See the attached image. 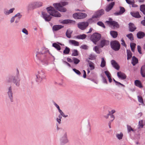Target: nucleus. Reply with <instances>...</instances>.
I'll return each instance as SVG.
<instances>
[{
    "label": "nucleus",
    "instance_id": "1",
    "mask_svg": "<svg viewBox=\"0 0 145 145\" xmlns=\"http://www.w3.org/2000/svg\"><path fill=\"white\" fill-rule=\"evenodd\" d=\"M36 57L37 59V63L44 65L47 64V56L49 51L47 49L43 48L42 50H36Z\"/></svg>",
    "mask_w": 145,
    "mask_h": 145
},
{
    "label": "nucleus",
    "instance_id": "2",
    "mask_svg": "<svg viewBox=\"0 0 145 145\" xmlns=\"http://www.w3.org/2000/svg\"><path fill=\"white\" fill-rule=\"evenodd\" d=\"M46 10L50 15L44 12H42V17L46 21L49 22L51 20L52 18L51 16L56 17H59L61 16L60 13L53 7L50 6L46 8Z\"/></svg>",
    "mask_w": 145,
    "mask_h": 145
},
{
    "label": "nucleus",
    "instance_id": "3",
    "mask_svg": "<svg viewBox=\"0 0 145 145\" xmlns=\"http://www.w3.org/2000/svg\"><path fill=\"white\" fill-rule=\"evenodd\" d=\"M7 82L10 83L12 82L16 86L18 87L20 85V79L19 78V72L18 69L15 74H11L8 76L6 79Z\"/></svg>",
    "mask_w": 145,
    "mask_h": 145
},
{
    "label": "nucleus",
    "instance_id": "4",
    "mask_svg": "<svg viewBox=\"0 0 145 145\" xmlns=\"http://www.w3.org/2000/svg\"><path fill=\"white\" fill-rule=\"evenodd\" d=\"M68 3L67 2H63L61 3H55L53 4L54 7L58 11L62 12H65L67 11L66 9L62 6H65L68 5Z\"/></svg>",
    "mask_w": 145,
    "mask_h": 145
},
{
    "label": "nucleus",
    "instance_id": "5",
    "mask_svg": "<svg viewBox=\"0 0 145 145\" xmlns=\"http://www.w3.org/2000/svg\"><path fill=\"white\" fill-rule=\"evenodd\" d=\"M101 37V35L100 34L95 33L91 36L90 39L94 44H96L97 42L100 40Z\"/></svg>",
    "mask_w": 145,
    "mask_h": 145
},
{
    "label": "nucleus",
    "instance_id": "6",
    "mask_svg": "<svg viewBox=\"0 0 145 145\" xmlns=\"http://www.w3.org/2000/svg\"><path fill=\"white\" fill-rule=\"evenodd\" d=\"M110 44L111 48L115 51H118L120 48V44L119 42L116 40L111 42Z\"/></svg>",
    "mask_w": 145,
    "mask_h": 145
},
{
    "label": "nucleus",
    "instance_id": "7",
    "mask_svg": "<svg viewBox=\"0 0 145 145\" xmlns=\"http://www.w3.org/2000/svg\"><path fill=\"white\" fill-rule=\"evenodd\" d=\"M60 133L62 135H63L61 138L60 142L61 144H64L68 141L67 137V133L64 130H62L61 131Z\"/></svg>",
    "mask_w": 145,
    "mask_h": 145
},
{
    "label": "nucleus",
    "instance_id": "8",
    "mask_svg": "<svg viewBox=\"0 0 145 145\" xmlns=\"http://www.w3.org/2000/svg\"><path fill=\"white\" fill-rule=\"evenodd\" d=\"M37 79L36 81L38 82L41 81L42 79L45 78L44 73L43 71H38L36 74Z\"/></svg>",
    "mask_w": 145,
    "mask_h": 145
},
{
    "label": "nucleus",
    "instance_id": "9",
    "mask_svg": "<svg viewBox=\"0 0 145 145\" xmlns=\"http://www.w3.org/2000/svg\"><path fill=\"white\" fill-rule=\"evenodd\" d=\"M104 13V10L103 9L100 10L96 12L95 14L91 18L89 19L88 21L89 22L90 20L92 21L93 18H98L103 14Z\"/></svg>",
    "mask_w": 145,
    "mask_h": 145
},
{
    "label": "nucleus",
    "instance_id": "10",
    "mask_svg": "<svg viewBox=\"0 0 145 145\" xmlns=\"http://www.w3.org/2000/svg\"><path fill=\"white\" fill-rule=\"evenodd\" d=\"M12 89V87L10 86L8 88L7 90V93L8 97L11 102H13V93Z\"/></svg>",
    "mask_w": 145,
    "mask_h": 145
},
{
    "label": "nucleus",
    "instance_id": "11",
    "mask_svg": "<svg viewBox=\"0 0 145 145\" xmlns=\"http://www.w3.org/2000/svg\"><path fill=\"white\" fill-rule=\"evenodd\" d=\"M78 27L80 29L84 30L88 26L89 23L88 22H80L78 24Z\"/></svg>",
    "mask_w": 145,
    "mask_h": 145
},
{
    "label": "nucleus",
    "instance_id": "12",
    "mask_svg": "<svg viewBox=\"0 0 145 145\" xmlns=\"http://www.w3.org/2000/svg\"><path fill=\"white\" fill-rule=\"evenodd\" d=\"M109 41L103 39L101 41L99 44L98 45V46L99 47L102 48L104 46H106L109 44Z\"/></svg>",
    "mask_w": 145,
    "mask_h": 145
},
{
    "label": "nucleus",
    "instance_id": "13",
    "mask_svg": "<svg viewBox=\"0 0 145 145\" xmlns=\"http://www.w3.org/2000/svg\"><path fill=\"white\" fill-rule=\"evenodd\" d=\"M76 21L69 19H65L61 21L60 23L61 24H71L74 25L76 24Z\"/></svg>",
    "mask_w": 145,
    "mask_h": 145
},
{
    "label": "nucleus",
    "instance_id": "14",
    "mask_svg": "<svg viewBox=\"0 0 145 145\" xmlns=\"http://www.w3.org/2000/svg\"><path fill=\"white\" fill-rule=\"evenodd\" d=\"M115 4V2H113L109 4L106 7L105 9L107 12L110 11L113 8Z\"/></svg>",
    "mask_w": 145,
    "mask_h": 145
},
{
    "label": "nucleus",
    "instance_id": "15",
    "mask_svg": "<svg viewBox=\"0 0 145 145\" xmlns=\"http://www.w3.org/2000/svg\"><path fill=\"white\" fill-rule=\"evenodd\" d=\"M111 62L113 66L116 70H119L120 67L118 63L114 60H112L111 61Z\"/></svg>",
    "mask_w": 145,
    "mask_h": 145
},
{
    "label": "nucleus",
    "instance_id": "16",
    "mask_svg": "<svg viewBox=\"0 0 145 145\" xmlns=\"http://www.w3.org/2000/svg\"><path fill=\"white\" fill-rule=\"evenodd\" d=\"M117 76L119 78L122 80H124L126 78V76L125 74L121 72H117Z\"/></svg>",
    "mask_w": 145,
    "mask_h": 145
},
{
    "label": "nucleus",
    "instance_id": "17",
    "mask_svg": "<svg viewBox=\"0 0 145 145\" xmlns=\"http://www.w3.org/2000/svg\"><path fill=\"white\" fill-rule=\"evenodd\" d=\"M28 10H31L36 8L33 2L29 3L27 7Z\"/></svg>",
    "mask_w": 145,
    "mask_h": 145
},
{
    "label": "nucleus",
    "instance_id": "18",
    "mask_svg": "<svg viewBox=\"0 0 145 145\" xmlns=\"http://www.w3.org/2000/svg\"><path fill=\"white\" fill-rule=\"evenodd\" d=\"M125 11L124 8L123 7H120V10L119 12L114 13L115 15H119L123 14Z\"/></svg>",
    "mask_w": 145,
    "mask_h": 145
},
{
    "label": "nucleus",
    "instance_id": "19",
    "mask_svg": "<svg viewBox=\"0 0 145 145\" xmlns=\"http://www.w3.org/2000/svg\"><path fill=\"white\" fill-rule=\"evenodd\" d=\"M14 10L15 8H11L9 10L7 9H5L4 10L3 12L5 15H8L12 13Z\"/></svg>",
    "mask_w": 145,
    "mask_h": 145
},
{
    "label": "nucleus",
    "instance_id": "20",
    "mask_svg": "<svg viewBox=\"0 0 145 145\" xmlns=\"http://www.w3.org/2000/svg\"><path fill=\"white\" fill-rule=\"evenodd\" d=\"M129 30L131 32L134 31L137 28L133 23H129Z\"/></svg>",
    "mask_w": 145,
    "mask_h": 145
},
{
    "label": "nucleus",
    "instance_id": "21",
    "mask_svg": "<svg viewBox=\"0 0 145 145\" xmlns=\"http://www.w3.org/2000/svg\"><path fill=\"white\" fill-rule=\"evenodd\" d=\"M137 37L138 38L141 39L143 38L145 36V33L142 31H139L137 34Z\"/></svg>",
    "mask_w": 145,
    "mask_h": 145
},
{
    "label": "nucleus",
    "instance_id": "22",
    "mask_svg": "<svg viewBox=\"0 0 145 145\" xmlns=\"http://www.w3.org/2000/svg\"><path fill=\"white\" fill-rule=\"evenodd\" d=\"M131 14L133 16L136 18H139L141 17V16L138 12H131Z\"/></svg>",
    "mask_w": 145,
    "mask_h": 145
},
{
    "label": "nucleus",
    "instance_id": "23",
    "mask_svg": "<svg viewBox=\"0 0 145 145\" xmlns=\"http://www.w3.org/2000/svg\"><path fill=\"white\" fill-rule=\"evenodd\" d=\"M78 19H82L84 18L87 16V15L86 14L84 13L78 12Z\"/></svg>",
    "mask_w": 145,
    "mask_h": 145
},
{
    "label": "nucleus",
    "instance_id": "24",
    "mask_svg": "<svg viewBox=\"0 0 145 145\" xmlns=\"http://www.w3.org/2000/svg\"><path fill=\"white\" fill-rule=\"evenodd\" d=\"M63 26L61 25H55L53 27V29L55 31L58 30L63 28Z\"/></svg>",
    "mask_w": 145,
    "mask_h": 145
},
{
    "label": "nucleus",
    "instance_id": "25",
    "mask_svg": "<svg viewBox=\"0 0 145 145\" xmlns=\"http://www.w3.org/2000/svg\"><path fill=\"white\" fill-rule=\"evenodd\" d=\"M138 63V59L135 56H133L132 57L131 63L133 66H135Z\"/></svg>",
    "mask_w": 145,
    "mask_h": 145
},
{
    "label": "nucleus",
    "instance_id": "26",
    "mask_svg": "<svg viewBox=\"0 0 145 145\" xmlns=\"http://www.w3.org/2000/svg\"><path fill=\"white\" fill-rule=\"evenodd\" d=\"M135 85L136 86L139 88H142L143 87L140 81L138 80H136L135 82Z\"/></svg>",
    "mask_w": 145,
    "mask_h": 145
},
{
    "label": "nucleus",
    "instance_id": "27",
    "mask_svg": "<svg viewBox=\"0 0 145 145\" xmlns=\"http://www.w3.org/2000/svg\"><path fill=\"white\" fill-rule=\"evenodd\" d=\"M140 73L142 76L145 77V65L142 66L141 68Z\"/></svg>",
    "mask_w": 145,
    "mask_h": 145
},
{
    "label": "nucleus",
    "instance_id": "28",
    "mask_svg": "<svg viewBox=\"0 0 145 145\" xmlns=\"http://www.w3.org/2000/svg\"><path fill=\"white\" fill-rule=\"evenodd\" d=\"M72 32V31H71L70 29H69L67 30L65 33L67 37L69 38H71Z\"/></svg>",
    "mask_w": 145,
    "mask_h": 145
},
{
    "label": "nucleus",
    "instance_id": "29",
    "mask_svg": "<svg viewBox=\"0 0 145 145\" xmlns=\"http://www.w3.org/2000/svg\"><path fill=\"white\" fill-rule=\"evenodd\" d=\"M69 43L75 46H78L79 45L78 42L74 40H69Z\"/></svg>",
    "mask_w": 145,
    "mask_h": 145
},
{
    "label": "nucleus",
    "instance_id": "30",
    "mask_svg": "<svg viewBox=\"0 0 145 145\" xmlns=\"http://www.w3.org/2000/svg\"><path fill=\"white\" fill-rule=\"evenodd\" d=\"M33 2L36 8L40 7L42 6V3L41 2Z\"/></svg>",
    "mask_w": 145,
    "mask_h": 145
},
{
    "label": "nucleus",
    "instance_id": "31",
    "mask_svg": "<svg viewBox=\"0 0 145 145\" xmlns=\"http://www.w3.org/2000/svg\"><path fill=\"white\" fill-rule=\"evenodd\" d=\"M110 24L114 27H115L117 28L119 27V25L118 23L114 21H112L110 22Z\"/></svg>",
    "mask_w": 145,
    "mask_h": 145
},
{
    "label": "nucleus",
    "instance_id": "32",
    "mask_svg": "<svg viewBox=\"0 0 145 145\" xmlns=\"http://www.w3.org/2000/svg\"><path fill=\"white\" fill-rule=\"evenodd\" d=\"M127 59L129 60L132 57V54L130 50H127Z\"/></svg>",
    "mask_w": 145,
    "mask_h": 145
},
{
    "label": "nucleus",
    "instance_id": "33",
    "mask_svg": "<svg viewBox=\"0 0 145 145\" xmlns=\"http://www.w3.org/2000/svg\"><path fill=\"white\" fill-rule=\"evenodd\" d=\"M52 46L58 50H60L61 49V47L60 45L56 43H53Z\"/></svg>",
    "mask_w": 145,
    "mask_h": 145
},
{
    "label": "nucleus",
    "instance_id": "34",
    "mask_svg": "<svg viewBox=\"0 0 145 145\" xmlns=\"http://www.w3.org/2000/svg\"><path fill=\"white\" fill-rule=\"evenodd\" d=\"M110 34L114 38H116L118 36L117 32L115 31H111L110 32Z\"/></svg>",
    "mask_w": 145,
    "mask_h": 145
},
{
    "label": "nucleus",
    "instance_id": "35",
    "mask_svg": "<svg viewBox=\"0 0 145 145\" xmlns=\"http://www.w3.org/2000/svg\"><path fill=\"white\" fill-rule=\"evenodd\" d=\"M140 10L145 15V5H142L140 6Z\"/></svg>",
    "mask_w": 145,
    "mask_h": 145
},
{
    "label": "nucleus",
    "instance_id": "36",
    "mask_svg": "<svg viewBox=\"0 0 145 145\" xmlns=\"http://www.w3.org/2000/svg\"><path fill=\"white\" fill-rule=\"evenodd\" d=\"M86 35L83 34L82 35H80L76 37L77 38L79 39H85L86 37Z\"/></svg>",
    "mask_w": 145,
    "mask_h": 145
},
{
    "label": "nucleus",
    "instance_id": "37",
    "mask_svg": "<svg viewBox=\"0 0 145 145\" xmlns=\"http://www.w3.org/2000/svg\"><path fill=\"white\" fill-rule=\"evenodd\" d=\"M70 49L69 48L66 47L65 50H63V53L65 54H68L70 52Z\"/></svg>",
    "mask_w": 145,
    "mask_h": 145
},
{
    "label": "nucleus",
    "instance_id": "38",
    "mask_svg": "<svg viewBox=\"0 0 145 145\" xmlns=\"http://www.w3.org/2000/svg\"><path fill=\"white\" fill-rule=\"evenodd\" d=\"M106 65V61H105L104 58L103 57L101 58V62L100 66L101 67L103 68L105 67Z\"/></svg>",
    "mask_w": 145,
    "mask_h": 145
},
{
    "label": "nucleus",
    "instance_id": "39",
    "mask_svg": "<svg viewBox=\"0 0 145 145\" xmlns=\"http://www.w3.org/2000/svg\"><path fill=\"white\" fill-rule=\"evenodd\" d=\"M123 134L122 133H117L116 134V137L119 140L121 139L123 137Z\"/></svg>",
    "mask_w": 145,
    "mask_h": 145
},
{
    "label": "nucleus",
    "instance_id": "40",
    "mask_svg": "<svg viewBox=\"0 0 145 145\" xmlns=\"http://www.w3.org/2000/svg\"><path fill=\"white\" fill-rule=\"evenodd\" d=\"M85 128L87 131L89 132H90L91 131V127L90 124L89 122H88L87 124L86 125Z\"/></svg>",
    "mask_w": 145,
    "mask_h": 145
},
{
    "label": "nucleus",
    "instance_id": "41",
    "mask_svg": "<svg viewBox=\"0 0 145 145\" xmlns=\"http://www.w3.org/2000/svg\"><path fill=\"white\" fill-rule=\"evenodd\" d=\"M144 125L143 124V120H140L139 121L138 124V128L140 129L142 128L143 127Z\"/></svg>",
    "mask_w": 145,
    "mask_h": 145
},
{
    "label": "nucleus",
    "instance_id": "42",
    "mask_svg": "<svg viewBox=\"0 0 145 145\" xmlns=\"http://www.w3.org/2000/svg\"><path fill=\"white\" fill-rule=\"evenodd\" d=\"M72 59L73 60V61L74 63L75 64H78L80 62V60L76 57H73L72 58Z\"/></svg>",
    "mask_w": 145,
    "mask_h": 145
},
{
    "label": "nucleus",
    "instance_id": "43",
    "mask_svg": "<svg viewBox=\"0 0 145 145\" xmlns=\"http://www.w3.org/2000/svg\"><path fill=\"white\" fill-rule=\"evenodd\" d=\"M78 55V51L76 50H74L72 51V56H77Z\"/></svg>",
    "mask_w": 145,
    "mask_h": 145
},
{
    "label": "nucleus",
    "instance_id": "44",
    "mask_svg": "<svg viewBox=\"0 0 145 145\" xmlns=\"http://www.w3.org/2000/svg\"><path fill=\"white\" fill-rule=\"evenodd\" d=\"M138 102L142 104H144V103L143 98L141 96H137Z\"/></svg>",
    "mask_w": 145,
    "mask_h": 145
},
{
    "label": "nucleus",
    "instance_id": "45",
    "mask_svg": "<svg viewBox=\"0 0 145 145\" xmlns=\"http://www.w3.org/2000/svg\"><path fill=\"white\" fill-rule=\"evenodd\" d=\"M89 65L90 67L91 70H93L95 69L94 63L92 62H89Z\"/></svg>",
    "mask_w": 145,
    "mask_h": 145
},
{
    "label": "nucleus",
    "instance_id": "46",
    "mask_svg": "<svg viewBox=\"0 0 145 145\" xmlns=\"http://www.w3.org/2000/svg\"><path fill=\"white\" fill-rule=\"evenodd\" d=\"M130 45L131 50L132 52H134L135 48V47L136 44L134 43H132L130 44Z\"/></svg>",
    "mask_w": 145,
    "mask_h": 145
},
{
    "label": "nucleus",
    "instance_id": "47",
    "mask_svg": "<svg viewBox=\"0 0 145 145\" xmlns=\"http://www.w3.org/2000/svg\"><path fill=\"white\" fill-rule=\"evenodd\" d=\"M126 37L131 41H132L133 40V34L131 33L127 35Z\"/></svg>",
    "mask_w": 145,
    "mask_h": 145
},
{
    "label": "nucleus",
    "instance_id": "48",
    "mask_svg": "<svg viewBox=\"0 0 145 145\" xmlns=\"http://www.w3.org/2000/svg\"><path fill=\"white\" fill-rule=\"evenodd\" d=\"M99 48L98 46H95L94 48H93V49L96 52V53L97 54H99L100 53V52L99 50Z\"/></svg>",
    "mask_w": 145,
    "mask_h": 145
},
{
    "label": "nucleus",
    "instance_id": "49",
    "mask_svg": "<svg viewBox=\"0 0 145 145\" xmlns=\"http://www.w3.org/2000/svg\"><path fill=\"white\" fill-rule=\"evenodd\" d=\"M127 127L128 133L130 132L131 131H134V130L132 128L131 126L127 125Z\"/></svg>",
    "mask_w": 145,
    "mask_h": 145
},
{
    "label": "nucleus",
    "instance_id": "50",
    "mask_svg": "<svg viewBox=\"0 0 145 145\" xmlns=\"http://www.w3.org/2000/svg\"><path fill=\"white\" fill-rule=\"evenodd\" d=\"M97 24L100 26H101L102 27H103L104 28H105V26L104 25V24L102 22H101V21L98 22L97 23Z\"/></svg>",
    "mask_w": 145,
    "mask_h": 145
},
{
    "label": "nucleus",
    "instance_id": "51",
    "mask_svg": "<svg viewBox=\"0 0 145 145\" xmlns=\"http://www.w3.org/2000/svg\"><path fill=\"white\" fill-rule=\"evenodd\" d=\"M78 12L76 13H74L72 15L73 17L75 19H78V18L79 17L78 16Z\"/></svg>",
    "mask_w": 145,
    "mask_h": 145
},
{
    "label": "nucleus",
    "instance_id": "52",
    "mask_svg": "<svg viewBox=\"0 0 145 145\" xmlns=\"http://www.w3.org/2000/svg\"><path fill=\"white\" fill-rule=\"evenodd\" d=\"M15 17H17V19H20L22 17V15L20 13H18L14 16Z\"/></svg>",
    "mask_w": 145,
    "mask_h": 145
},
{
    "label": "nucleus",
    "instance_id": "53",
    "mask_svg": "<svg viewBox=\"0 0 145 145\" xmlns=\"http://www.w3.org/2000/svg\"><path fill=\"white\" fill-rule=\"evenodd\" d=\"M59 112L60 113V115H61V116H63V117L66 118L68 117V115H65L64 114L63 112H62V111L61 110L59 111Z\"/></svg>",
    "mask_w": 145,
    "mask_h": 145
},
{
    "label": "nucleus",
    "instance_id": "54",
    "mask_svg": "<svg viewBox=\"0 0 145 145\" xmlns=\"http://www.w3.org/2000/svg\"><path fill=\"white\" fill-rule=\"evenodd\" d=\"M113 81L114 82L116 83V85H118V84H120V85H121V86H122L123 87H125V86L124 85L121 84V83L116 81L114 78L113 79Z\"/></svg>",
    "mask_w": 145,
    "mask_h": 145
},
{
    "label": "nucleus",
    "instance_id": "55",
    "mask_svg": "<svg viewBox=\"0 0 145 145\" xmlns=\"http://www.w3.org/2000/svg\"><path fill=\"white\" fill-rule=\"evenodd\" d=\"M73 70L77 74L80 75L81 74L80 72L78 70L75 69H73Z\"/></svg>",
    "mask_w": 145,
    "mask_h": 145
},
{
    "label": "nucleus",
    "instance_id": "56",
    "mask_svg": "<svg viewBox=\"0 0 145 145\" xmlns=\"http://www.w3.org/2000/svg\"><path fill=\"white\" fill-rule=\"evenodd\" d=\"M104 72L107 76V78L111 76V74L109 71H105Z\"/></svg>",
    "mask_w": 145,
    "mask_h": 145
},
{
    "label": "nucleus",
    "instance_id": "57",
    "mask_svg": "<svg viewBox=\"0 0 145 145\" xmlns=\"http://www.w3.org/2000/svg\"><path fill=\"white\" fill-rule=\"evenodd\" d=\"M137 50L138 52L140 54H142V52H141V48L140 46L138 45L137 46Z\"/></svg>",
    "mask_w": 145,
    "mask_h": 145
},
{
    "label": "nucleus",
    "instance_id": "58",
    "mask_svg": "<svg viewBox=\"0 0 145 145\" xmlns=\"http://www.w3.org/2000/svg\"><path fill=\"white\" fill-rule=\"evenodd\" d=\"M22 32L26 35H28V32L27 30L25 28H23L22 31Z\"/></svg>",
    "mask_w": 145,
    "mask_h": 145
},
{
    "label": "nucleus",
    "instance_id": "59",
    "mask_svg": "<svg viewBox=\"0 0 145 145\" xmlns=\"http://www.w3.org/2000/svg\"><path fill=\"white\" fill-rule=\"evenodd\" d=\"M95 56L93 55H92V54H90L89 56V59L91 60H93L95 59Z\"/></svg>",
    "mask_w": 145,
    "mask_h": 145
},
{
    "label": "nucleus",
    "instance_id": "60",
    "mask_svg": "<svg viewBox=\"0 0 145 145\" xmlns=\"http://www.w3.org/2000/svg\"><path fill=\"white\" fill-rule=\"evenodd\" d=\"M102 78L103 81V83H105L106 84H107V82L106 80V79L103 76H102Z\"/></svg>",
    "mask_w": 145,
    "mask_h": 145
},
{
    "label": "nucleus",
    "instance_id": "61",
    "mask_svg": "<svg viewBox=\"0 0 145 145\" xmlns=\"http://www.w3.org/2000/svg\"><path fill=\"white\" fill-rule=\"evenodd\" d=\"M135 2L134 0H133V2L132 3V4L131 5H132V6L133 7H138V6L136 5L135 4Z\"/></svg>",
    "mask_w": 145,
    "mask_h": 145
},
{
    "label": "nucleus",
    "instance_id": "62",
    "mask_svg": "<svg viewBox=\"0 0 145 145\" xmlns=\"http://www.w3.org/2000/svg\"><path fill=\"white\" fill-rule=\"evenodd\" d=\"M121 41L122 42V43H121V44L123 46L126 47V45L125 44V42L124 40H123V39H121Z\"/></svg>",
    "mask_w": 145,
    "mask_h": 145
},
{
    "label": "nucleus",
    "instance_id": "63",
    "mask_svg": "<svg viewBox=\"0 0 145 145\" xmlns=\"http://www.w3.org/2000/svg\"><path fill=\"white\" fill-rule=\"evenodd\" d=\"M81 47L82 48L85 50H86L88 49V46L86 45H84L82 46H81Z\"/></svg>",
    "mask_w": 145,
    "mask_h": 145
},
{
    "label": "nucleus",
    "instance_id": "64",
    "mask_svg": "<svg viewBox=\"0 0 145 145\" xmlns=\"http://www.w3.org/2000/svg\"><path fill=\"white\" fill-rule=\"evenodd\" d=\"M63 62L65 64L67 65L69 67H71V65L66 61H63Z\"/></svg>",
    "mask_w": 145,
    "mask_h": 145
}]
</instances>
